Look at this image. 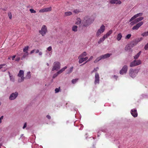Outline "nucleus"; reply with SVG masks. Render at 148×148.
Masks as SVG:
<instances>
[{
	"instance_id": "obj_1",
	"label": "nucleus",
	"mask_w": 148,
	"mask_h": 148,
	"mask_svg": "<svg viewBox=\"0 0 148 148\" xmlns=\"http://www.w3.org/2000/svg\"><path fill=\"white\" fill-rule=\"evenodd\" d=\"M94 20L93 19H92L91 17L88 16H86L83 18L82 25L83 27H87L92 23Z\"/></svg>"
},
{
	"instance_id": "obj_2",
	"label": "nucleus",
	"mask_w": 148,
	"mask_h": 148,
	"mask_svg": "<svg viewBox=\"0 0 148 148\" xmlns=\"http://www.w3.org/2000/svg\"><path fill=\"white\" fill-rule=\"evenodd\" d=\"M138 72L139 71L138 69H130L129 71V74L131 77L134 78L136 76Z\"/></svg>"
},
{
	"instance_id": "obj_3",
	"label": "nucleus",
	"mask_w": 148,
	"mask_h": 148,
	"mask_svg": "<svg viewBox=\"0 0 148 148\" xmlns=\"http://www.w3.org/2000/svg\"><path fill=\"white\" fill-rule=\"evenodd\" d=\"M24 72L23 70H20L19 73L18 74V76L20 77L21 78H19L18 79V82L21 83L23 82L25 79V77H24Z\"/></svg>"
},
{
	"instance_id": "obj_4",
	"label": "nucleus",
	"mask_w": 148,
	"mask_h": 148,
	"mask_svg": "<svg viewBox=\"0 0 148 148\" xmlns=\"http://www.w3.org/2000/svg\"><path fill=\"white\" fill-rule=\"evenodd\" d=\"M60 63L59 62L56 61L54 62L53 63L52 71L58 70L60 68Z\"/></svg>"
},
{
	"instance_id": "obj_5",
	"label": "nucleus",
	"mask_w": 148,
	"mask_h": 148,
	"mask_svg": "<svg viewBox=\"0 0 148 148\" xmlns=\"http://www.w3.org/2000/svg\"><path fill=\"white\" fill-rule=\"evenodd\" d=\"M47 32V28L45 25H43L41 30L39 31V32L42 35V36H44L46 34Z\"/></svg>"
},
{
	"instance_id": "obj_6",
	"label": "nucleus",
	"mask_w": 148,
	"mask_h": 148,
	"mask_svg": "<svg viewBox=\"0 0 148 148\" xmlns=\"http://www.w3.org/2000/svg\"><path fill=\"white\" fill-rule=\"evenodd\" d=\"M105 29V27L103 25H102L97 31L96 33V36L97 37L99 36L101 33L104 31Z\"/></svg>"
},
{
	"instance_id": "obj_7",
	"label": "nucleus",
	"mask_w": 148,
	"mask_h": 148,
	"mask_svg": "<svg viewBox=\"0 0 148 148\" xmlns=\"http://www.w3.org/2000/svg\"><path fill=\"white\" fill-rule=\"evenodd\" d=\"M127 66L126 65H124L123 67L121 69L120 71V74L121 75L126 74L127 71Z\"/></svg>"
},
{
	"instance_id": "obj_8",
	"label": "nucleus",
	"mask_w": 148,
	"mask_h": 148,
	"mask_svg": "<svg viewBox=\"0 0 148 148\" xmlns=\"http://www.w3.org/2000/svg\"><path fill=\"white\" fill-rule=\"evenodd\" d=\"M18 95L17 92H16L12 93L10 95L9 99L10 100H13L15 99Z\"/></svg>"
},
{
	"instance_id": "obj_9",
	"label": "nucleus",
	"mask_w": 148,
	"mask_h": 148,
	"mask_svg": "<svg viewBox=\"0 0 148 148\" xmlns=\"http://www.w3.org/2000/svg\"><path fill=\"white\" fill-rule=\"evenodd\" d=\"M99 74L96 73L95 76V80L94 83L95 84H99Z\"/></svg>"
},
{
	"instance_id": "obj_10",
	"label": "nucleus",
	"mask_w": 148,
	"mask_h": 148,
	"mask_svg": "<svg viewBox=\"0 0 148 148\" xmlns=\"http://www.w3.org/2000/svg\"><path fill=\"white\" fill-rule=\"evenodd\" d=\"M143 24V22L141 21L137 23L136 25L133 26L132 28L133 30H137Z\"/></svg>"
},
{
	"instance_id": "obj_11",
	"label": "nucleus",
	"mask_w": 148,
	"mask_h": 148,
	"mask_svg": "<svg viewBox=\"0 0 148 148\" xmlns=\"http://www.w3.org/2000/svg\"><path fill=\"white\" fill-rule=\"evenodd\" d=\"M131 113L132 116L134 117H136L138 116V113L136 109H132L131 111Z\"/></svg>"
},
{
	"instance_id": "obj_12",
	"label": "nucleus",
	"mask_w": 148,
	"mask_h": 148,
	"mask_svg": "<svg viewBox=\"0 0 148 148\" xmlns=\"http://www.w3.org/2000/svg\"><path fill=\"white\" fill-rule=\"evenodd\" d=\"M110 3L111 4H120L121 3V1L119 0H110Z\"/></svg>"
},
{
	"instance_id": "obj_13",
	"label": "nucleus",
	"mask_w": 148,
	"mask_h": 148,
	"mask_svg": "<svg viewBox=\"0 0 148 148\" xmlns=\"http://www.w3.org/2000/svg\"><path fill=\"white\" fill-rule=\"evenodd\" d=\"M111 55V54L107 53L105 54L102 55L100 56L101 59H104L109 57Z\"/></svg>"
},
{
	"instance_id": "obj_14",
	"label": "nucleus",
	"mask_w": 148,
	"mask_h": 148,
	"mask_svg": "<svg viewBox=\"0 0 148 148\" xmlns=\"http://www.w3.org/2000/svg\"><path fill=\"white\" fill-rule=\"evenodd\" d=\"M79 61V63H82L83 62L86 60H87L88 58V57H86L84 58H80Z\"/></svg>"
},
{
	"instance_id": "obj_15",
	"label": "nucleus",
	"mask_w": 148,
	"mask_h": 148,
	"mask_svg": "<svg viewBox=\"0 0 148 148\" xmlns=\"http://www.w3.org/2000/svg\"><path fill=\"white\" fill-rule=\"evenodd\" d=\"M112 33V30H110L104 36L107 38Z\"/></svg>"
},
{
	"instance_id": "obj_16",
	"label": "nucleus",
	"mask_w": 148,
	"mask_h": 148,
	"mask_svg": "<svg viewBox=\"0 0 148 148\" xmlns=\"http://www.w3.org/2000/svg\"><path fill=\"white\" fill-rule=\"evenodd\" d=\"M143 19V17H140L138 18H137L135 20V23H136L138 22L141 21Z\"/></svg>"
},
{
	"instance_id": "obj_17",
	"label": "nucleus",
	"mask_w": 148,
	"mask_h": 148,
	"mask_svg": "<svg viewBox=\"0 0 148 148\" xmlns=\"http://www.w3.org/2000/svg\"><path fill=\"white\" fill-rule=\"evenodd\" d=\"M31 77V75L30 74V71L28 72L27 73V75L25 77V78L27 79H30Z\"/></svg>"
},
{
	"instance_id": "obj_18",
	"label": "nucleus",
	"mask_w": 148,
	"mask_h": 148,
	"mask_svg": "<svg viewBox=\"0 0 148 148\" xmlns=\"http://www.w3.org/2000/svg\"><path fill=\"white\" fill-rule=\"evenodd\" d=\"M122 37V36L121 33H119L117 35L116 39L118 41L120 40Z\"/></svg>"
},
{
	"instance_id": "obj_19",
	"label": "nucleus",
	"mask_w": 148,
	"mask_h": 148,
	"mask_svg": "<svg viewBox=\"0 0 148 148\" xmlns=\"http://www.w3.org/2000/svg\"><path fill=\"white\" fill-rule=\"evenodd\" d=\"M106 38L104 36H103V37L102 38H101L99 40V41L98 42V43L99 44H100L101 42L105 40L106 39Z\"/></svg>"
},
{
	"instance_id": "obj_20",
	"label": "nucleus",
	"mask_w": 148,
	"mask_h": 148,
	"mask_svg": "<svg viewBox=\"0 0 148 148\" xmlns=\"http://www.w3.org/2000/svg\"><path fill=\"white\" fill-rule=\"evenodd\" d=\"M87 53L85 51L83 52L82 54H81L78 57V58H82V57L86 56L87 55Z\"/></svg>"
},
{
	"instance_id": "obj_21",
	"label": "nucleus",
	"mask_w": 148,
	"mask_h": 148,
	"mask_svg": "<svg viewBox=\"0 0 148 148\" xmlns=\"http://www.w3.org/2000/svg\"><path fill=\"white\" fill-rule=\"evenodd\" d=\"M67 68V67L65 66L64 67L62 68L59 71H58V73L59 74H60L62 73L63 71H64Z\"/></svg>"
},
{
	"instance_id": "obj_22",
	"label": "nucleus",
	"mask_w": 148,
	"mask_h": 148,
	"mask_svg": "<svg viewBox=\"0 0 148 148\" xmlns=\"http://www.w3.org/2000/svg\"><path fill=\"white\" fill-rule=\"evenodd\" d=\"M78 27L76 25H73L72 27V30L74 32H76L77 31Z\"/></svg>"
},
{
	"instance_id": "obj_23",
	"label": "nucleus",
	"mask_w": 148,
	"mask_h": 148,
	"mask_svg": "<svg viewBox=\"0 0 148 148\" xmlns=\"http://www.w3.org/2000/svg\"><path fill=\"white\" fill-rule=\"evenodd\" d=\"M136 60H134L130 63V67H133L136 66Z\"/></svg>"
},
{
	"instance_id": "obj_24",
	"label": "nucleus",
	"mask_w": 148,
	"mask_h": 148,
	"mask_svg": "<svg viewBox=\"0 0 148 148\" xmlns=\"http://www.w3.org/2000/svg\"><path fill=\"white\" fill-rule=\"evenodd\" d=\"M141 52V51H139L138 53H137L134 57V58L135 59H138L140 55Z\"/></svg>"
},
{
	"instance_id": "obj_25",
	"label": "nucleus",
	"mask_w": 148,
	"mask_h": 148,
	"mask_svg": "<svg viewBox=\"0 0 148 148\" xmlns=\"http://www.w3.org/2000/svg\"><path fill=\"white\" fill-rule=\"evenodd\" d=\"M77 21L75 23V24L76 25H79L82 23V21L79 18H77Z\"/></svg>"
},
{
	"instance_id": "obj_26",
	"label": "nucleus",
	"mask_w": 148,
	"mask_h": 148,
	"mask_svg": "<svg viewBox=\"0 0 148 148\" xmlns=\"http://www.w3.org/2000/svg\"><path fill=\"white\" fill-rule=\"evenodd\" d=\"M28 55V52L25 53L23 56L21 57V59L23 60L27 57Z\"/></svg>"
},
{
	"instance_id": "obj_27",
	"label": "nucleus",
	"mask_w": 148,
	"mask_h": 148,
	"mask_svg": "<svg viewBox=\"0 0 148 148\" xmlns=\"http://www.w3.org/2000/svg\"><path fill=\"white\" fill-rule=\"evenodd\" d=\"M72 14V13L71 12H65L64 13L65 16H70Z\"/></svg>"
},
{
	"instance_id": "obj_28",
	"label": "nucleus",
	"mask_w": 148,
	"mask_h": 148,
	"mask_svg": "<svg viewBox=\"0 0 148 148\" xmlns=\"http://www.w3.org/2000/svg\"><path fill=\"white\" fill-rule=\"evenodd\" d=\"M137 43L138 42H137L136 40H135L134 41L132 42L131 44L132 45V47H133L136 45Z\"/></svg>"
},
{
	"instance_id": "obj_29",
	"label": "nucleus",
	"mask_w": 148,
	"mask_h": 148,
	"mask_svg": "<svg viewBox=\"0 0 148 148\" xmlns=\"http://www.w3.org/2000/svg\"><path fill=\"white\" fill-rule=\"evenodd\" d=\"M29 49V46H27L25 47L23 49V51L24 53L28 52V51Z\"/></svg>"
},
{
	"instance_id": "obj_30",
	"label": "nucleus",
	"mask_w": 148,
	"mask_h": 148,
	"mask_svg": "<svg viewBox=\"0 0 148 148\" xmlns=\"http://www.w3.org/2000/svg\"><path fill=\"white\" fill-rule=\"evenodd\" d=\"M44 9L45 12H48L51 11V7H50L49 8H44Z\"/></svg>"
},
{
	"instance_id": "obj_31",
	"label": "nucleus",
	"mask_w": 148,
	"mask_h": 148,
	"mask_svg": "<svg viewBox=\"0 0 148 148\" xmlns=\"http://www.w3.org/2000/svg\"><path fill=\"white\" fill-rule=\"evenodd\" d=\"M101 58L100 56L99 57L97 58L94 61V62L96 63L98 62L101 59Z\"/></svg>"
},
{
	"instance_id": "obj_32",
	"label": "nucleus",
	"mask_w": 148,
	"mask_h": 148,
	"mask_svg": "<svg viewBox=\"0 0 148 148\" xmlns=\"http://www.w3.org/2000/svg\"><path fill=\"white\" fill-rule=\"evenodd\" d=\"M141 36H146L148 35V32H145L141 34Z\"/></svg>"
},
{
	"instance_id": "obj_33",
	"label": "nucleus",
	"mask_w": 148,
	"mask_h": 148,
	"mask_svg": "<svg viewBox=\"0 0 148 148\" xmlns=\"http://www.w3.org/2000/svg\"><path fill=\"white\" fill-rule=\"evenodd\" d=\"M142 15H143L142 13H139L138 14H137L134 15V16L136 18L138 16H142Z\"/></svg>"
},
{
	"instance_id": "obj_34",
	"label": "nucleus",
	"mask_w": 148,
	"mask_h": 148,
	"mask_svg": "<svg viewBox=\"0 0 148 148\" xmlns=\"http://www.w3.org/2000/svg\"><path fill=\"white\" fill-rule=\"evenodd\" d=\"M73 66H72L70 68V69H69V70H68L67 73L70 74L71 73L73 70Z\"/></svg>"
},
{
	"instance_id": "obj_35",
	"label": "nucleus",
	"mask_w": 148,
	"mask_h": 148,
	"mask_svg": "<svg viewBox=\"0 0 148 148\" xmlns=\"http://www.w3.org/2000/svg\"><path fill=\"white\" fill-rule=\"evenodd\" d=\"M136 66L141 64V61L140 60H136Z\"/></svg>"
},
{
	"instance_id": "obj_36",
	"label": "nucleus",
	"mask_w": 148,
	"mask_h": 148,
	"mask_svg": "<svg viewBox=\"0 0 148 148\" xmlns=\"http://www.w3.org/2000/svg\"><path fill=\"white\" fill-rule=\"evenodd\" d=\"M78 80V79H73L72 80V83H73V84H75L76 82H77V81Z\"/></svg>"
},
{
	"instance_id": "obj_37",
	"label": "nucleus",
	"mask_w": 148,
	"mask_h": 148,
	"mask_svg": "<svg viewBox=\"0 0 148 148\" xmlns=\"http://www.w3.org/2000/svg\"><path fill=\"white\" fill-rule=\"evenodd\" d=\"M131 36V35L130 34H129L127 35L125 37V39H129Z\"/></svg>"
},
{
	"instance_id": "obj_38",
	"label": "nucleus",
	"mask_w": 148,
	"mask_h": 148,
	"mask_svg": "<svg viewBox=\"0 0 148 148\" xmlns=\"http://www.w3.org/2000/svg\"><path fill=\"white\" fill-rule=\"evenodd\" d=\"M60 87H59V88H56L55 89V92L56 93H58L60 91Z\"/></svg>"
},
{
	"instance_id": "obj_39",
	"label": "nucleus",
	"mask_w": 148,
	"mask_h": 148,
	"mask_svg": "<svg viewBox=\"0 0 148 148\" xmlns=\"http://www.w3.org/2000/svg\"><path fill=\"white\" fill-rule=\"evenodd\" d=\"M73 12L75 14H78L79 12V10L76 9L73 10Z\"/></svg>"
},
{
	"instance_id": "obj_40",
	"label": "nucleus",
	"mask_w": 148,
	"mask_h": 148,
	"mask_svg": "<svg viewBox=\"0 0 148 148\" xmlns=\"http://www.w3.org/2000/svg\"><path fill=\"white\" fill-rule=\"evenodd\" d=\"M8 16L10 19H11L12 18V14L10 12L8 13Z\"/></svg>"
},
{
	"instance_id": "obj_41",
	"label": "nucleus",
	"mask_w": 148,
	"mask_h": 148,
	"mask_svg": "<svg viewBox=\"0 0 148 148\" xmlns=\"http://www.w3.org/2000/svg\"><path fill=\"white\" fill-rule=\"evenodd\" d=\"M99 69V68L97 67L96 68H95L94 70L91 72V73H92L95 72L97 71Z\"/></svg>"
},
{
	"instance_id": "obj_42",
	"label": "nucleus",
	"mask_w": 148,
	"mask_h": 148,
	"mask_svg": "<svg viewBox=\"0 0 148 148\" xmlns=\"http://www.w3.org/2000/svg\"><path fill=\"white\" fill-rule=\"evenodd\" d=\"M59 74L58 73V72H57L56 73H55V74H54L53 75V78H54L56 77Z\"/></svg>"
},
{
	"instance_id": "obj_43",
	"label": "nucleus",
	"mask_w": 148,
	"mask_h": 148,
	"mask_svg": "<svg viewBox=\"0 0 148 148\" xmlns=\"http://www.w3.org/2000/svg\"><path fill=\"white\" fill-rule=\"evenodd\" d=\"M143 38H138L137 39H136V40L137 41V42H140L141 40H143Z\"/></svg>"
},
{
	"instance_id": "obj_44",
	"label": "nucleus",
	"mask_w": 148,
	"mask_h": 148,
	"mask_svg": "<svg viewBox=\"0 0 148 148\" xmlns=\"http://www.w3.org/2000/svg\"><path fill=\"white\" fill-rule=\"evenodd\" d=\"M143 38H138L137 39H136V40L137 41V42H140L141 40H143Z\"/></svg>"
},
{
	"instance_id": "obj_45",
	"label": "nucleus",
	"mask_w": 148,
	"mask_h": 148,
	"mask_svg": "<svg viewBox=\"0 0 148 148\" xmlns=\"http://www.w3.org/2000/svg\"><path fill=\"white\" fill-rule=\"evenodd\" d=\"M29 11L31 13H35L36 11L33 9H30Z\"/></svg>"
},
{
	"instance_id": "obj_46",
	"label": "nucleus",
	"mask_w": 148,
	"mask_h": 148,
	"mask_svg": "<svg viewBox=\"0 0 148 148\" xmlns=\"http://www.w3.org/2000/svg\"><path fill=\"white\" fill-rule=\"evenodd\" d=\"M136 18L134 16H133V17H132L130 19V20H129V21L130 22H131L133 20H134Z\"/></svg>"
},
{
	"instance_id": "obj_47",
	"label": "nucleus",
	"mask_w": 148,
	"mask_h": 148,
	"mask_svg": "<svg viewBox=\"0 0 148 148\" xmlns=\"http://www.w3.org/2000/svg\"><path fill=\"white\" fill-rule=\"evenodd\" d=\"M130 49V47L129 46H126L125 48V51H127Z\"/></svg>"
},
{
	"instance_id": "obj_48",
	"label": "nucleus",
	"mask_w": 148,
	"mask_h": 148,
	"mask_svg": "<svg viewBox=\"0 0 148 148\" xmlns=\"http://www.w3.org/2000/svg\"><path fill=\"white\" fill-rule=\"evenodd\" d=\"M52 49V47H51V46H49L47 49V50L49 51H51V50Z\"/></svg>"
},
{
	"instance_id": "obj_49",
	"label": "nucleus",
	"mask_w": 148,
	"mask_h": 148,
	"mask_svg": "<svg viewBox=\"0 0 148 148\" xmlns=\"http://www.w3.org/2000/svg\"><path fill=\"white\" fill-rule=\"evenodd\" d=\"M144 49L145 50H147L148 49V43L145 45L144 47Z\"/></svg>"
},
{
	"instance_id": "obj_50",
	"label": "nucleus",
	"mask_w": 148,
	"mask_h": 148,
	"mask_svg": "<svg viewBox=\"0 0 148 148\" xmlns=\"http://www.w3.org/2000/svg\"><path fill=\"white\" fill-rule=\"evenodd\" d=\"M93 56H91L89 59L86 61V62H87L88 61H90L93 59Z\"/></svg>"
},
{
	"instance_id": "obj_51",
	"label": "nucleus",
	"mask_w": 148,
	"mask_h": 148,
	"mask_svg": "<svg viewBox=\"0 0 148 148\" xmlns=\"http://www.w3.org/2000/svg\"><path fill=\"white\" fill-rule=\"evenodd\" d=\"M39 12H45V11L44 9V8H43L42 9L39 10Z\"/></svg>"
},
{
	"instance_id": "obj_52",
	"label": "nucleus",
	"mask_w": 148,
	"mask_h": 148,
	"mask_svg": "<svg viewBox=\"0 0 148 148\" xmlns=\"http://www.w3.org/2000/svg\"><path fill=\"white\" fill-rule=\"evenodd\" d=\"M20 57L16 58L15 59V61L18 62L20 60Z\"/></svg>"
},
{
	"instance_id": "obj_53",
	"label": "nucleus",
	"mask_w": 148,
	"mask_h": 148,
	"mask_svg": "<svg viewBox=\"0 0 148 148\" xmlns=\"http://www.w3.org/2000/svg\"><path fill=\"white\" fill-rule=\"evenodd\" d=\"M3 116H2L0 117V123H1L2 122V120L3 119Z\"/></svg>"
},
{
	"instance_id": "obj_54",
	"label": "nucleus",
	"mask_w": 148,
	"mask_h": 148,
	"mask_svg": "<svg viewBox=\"0 0 148 148\" xmlns=\"http://www.w3.org/2000/svg\"><path fill=\"white\" fill-rule=\"evenodd\" d=\"M46 117L47 119H51V116L49 115H47L46 116Z\"/></svg>"
},
{
	"instance_id": "obj_55",
	"label": "nucleus",
	"mask_w": 148,
	"mask_h": 148,
	"mask_svg": "<svg viewBox=\"0 0 148 148\" xmlns=\"http://www.w3.org/2000/svg\"><path fill=\"white\" fill-rule=\"evenodd\" d=\"M27 127V123H25L23 127V129H25Z\"/></svg>"
},
{
	"instance_id": "obj_56",
	"label": "nucleus",
	"mask_w": 148,
	"mask_h": 148,
	"mask_svg": "<svg viewBox=\"0 0 148 148\" xmlns=\"http://www.w3.org/2000/svg\"><path fill=\"white\" fill-rule=\"evenodd\" d=\"M5 65V64H2L0 65V69L3 66H4Z\"/></svg>"
},
{
	"instance_id": "obj_57",
	"label": "nucleus",
	"mask_w": 148,
	"mask_h": 148,
	"mask_svg": "<svg viewBox=\"0 0 148 148\" xmlns=\"http://www.w3.org/2000/svg\"><path fill=\"white\" fill-rule=\"evenodd\" d=\"M135 23V21H134L131 22L130 23V24L131 25H133L134 24H135V23Z\"/></svg>"
},
{
	"instance_id": "obj_58",
	"label": "nucleus",
	"mask_w": 148,
	"mask_h": 148,
	"mask_svg": "<svg viewBox=\"0 0 148 148\" xmlns=\"http://www.w3.org/2000/svg\"><path fill=\"white\" fill-rule=\"evenodd\" d=\"M35 50H35V49H34V50H32V51H31L30 53H31V54H32V53H33L34 52V51H35Z\"/></svg>"
},
{
	"instance_id": "obj_59",
	"label": "nucleus",
	"mask_w": 148,
	"mask_h": 148,
	"mask_svg": "<svg viewBox=\"0 0 148 148\" xmlns=\"http://www.w3.org/2000/svg\"><path fill=\"white\" fill-rule=\"evenodd\" d=\"M15 57H16V55H14V56H12V60H14V58H15Z\"/></svg>"
},
{
	"instance_id": "obj_60",
	"label": "nucleus",
	"mask_w": 148,
	"mask_h": 148,
	"mask_svg": "<svg viewBox=\"0 0 148 148\" xmlns=\"http://www.w3.org/2000/svg\"><path fill=\"white\" fill-rule=\"evenodd\" d=\"M35 51H36V53H38L39 52V50H38V49H37Z\"/></svg>"
},
{
	"instance_id": "obj_61",
	"label": "nucleus",
	"mask_w": 148,
	"mask_h": 148,
	"mask_svg": "<svg viewBox=\"0 0 148 148\" xmlns=\"http://www.w3.org/2000/svg\"><path fill=\"white\" fill-rule=\"evenodd\" d=\"M39 55L40 56H41L42 55V52H39Z\"/></svg>"
},
{
	"instance_id": "obj_62",
	"label": "nucleus",
	"mask_w": 148,
	"mask_h": 148,
	"mask_svg": "<svg viewBox=\"0 0 148 148\" xmlns=\"http://www.w3.org/2000/svg\"><path fill=\"white\" fill-rule=\"evenodd\" d=\"M114 77L116 79L117 78V77L116 76H115V75H114Z\"/></svg>"
},
{
	"instance_id": "obj_63",
	"label": "nucleus",
	"mask_w": 148,
	"mask_h": 148,
	"mask_svg": "<svg viewBox=\"0 0 148 148\" xmlns=\"http://www.w3.org/2000/svg\"><path fill=\"white\" fill-rule=\"evenodd\" d=\"M86 62H86L85 63H84L83 64H81V65H80V66H82V65H84V64H85Z\"/></svg>"
},
{
	"instance_id": "obj_64",
	"label": "nucleus",
	"mask_w": 148,
	"mask_h": 148,
	"mask_svg": "<svg viewBox=\"0 0 148 148\" xmlns=\"http://www.w3.org/2000/svg\"><path fill=\"white\" fill-rule=\"evenodd\" d=\"M47 66H49V63H47Z\"/></svg>"
}]
</instances>
